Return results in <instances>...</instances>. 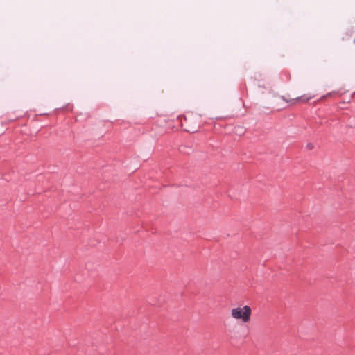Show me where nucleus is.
Instances as JSON below:
<instances>
[{
    "label": "nucleus",
    "mask_w": 355,
    "mask_h": 355,
    "mask_svg": "<svg viewBox=\"0 0 355 355\" xmlns=\"http://www.w3.org/2000/svg\"><path fill=\"white\" fill-rule=\"evenodd\" d=\"M252 314L251 308L245 305L243 307H236L231 310V316L236 320H241L243 322L247 323L250 320Z\"/></svg>",
    "instance_id": "f257e3e1"
},
{
    "label": "nucleus",
    "mask_w": 355,
    "mask_h": 355,
    "mask_svg": "<svg viewBox=\"0 0 355 355\" xmlns=\"http://www.w3.org/2000/svg\"><path fill=\"white\" fill-rule=\"evenodd\" d=\"M180 150L183 153L189 154L190 153V149L188 148L186 146H181Z\"/></svg>",
    "instance_id": "f03ea898"
},
{
    "label": "nucleus",
    "mask_w": 355,
    "mask_h": 355,
    "mask_svg": "<svg viewBox=\"0 0 355 355\" xmlns=\"http://www.w3.org/2000/svg\"><path fill=\"white\" fill-rule=\"evenodd\" d=\"M307 148H309V149H312L313 148V145L311 144H309L307 145Z\"/></svg>",
    "instance_id": "7ed1b4c3"
},
{
    "label": "nucleus",
    "mask_w": 355,
    "mask_h": 355,
    "mask_svg": "<svg viewBox=\"0 0 355 355\" xmlns=\"http://www.w3.org/2000/svg\"><path fill=\"white\" fill-rule=\"evenodd\" d=\"M302 97H298L297 99H302Z\"/></svg>",
    "instance_id": "20e7f679"
}]
</instances>
